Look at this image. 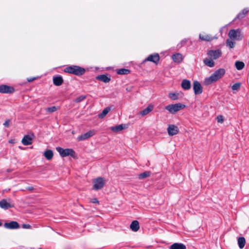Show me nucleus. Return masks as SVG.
I'll return each mask as SVG.
<instances>
[{
    "mask_svg": "<svg viewBox=\"0 0 249 249\" xmlns=\"http://www.w3.org/2000/svg\"><path fill=\"white\" fill-rule=\"evenodd\" d=\"M22 228L24 229H30L31 228V226L29 224H23Z\"/></svg>",
    "mask_w": 249,
    "mask_h": 249,
    "instance_id": "nucleus-39",
    "label": "nucleus"
},
{
    "mask_svg": "<svg viewBox=\"0 0 249 249\" xmlns=\"http://www.w3.org/2000/svg\"><path fill=\"white\" fill-rule=\"evenodd\" d=\"M216 120L218 123H222L224 121L223 117L222 115H219L216 117Z\"/></svg>",
    "mask_w": 249,
    "mask_h": 249,
    "instance_id": "nucleus-38",
    "label": "nucleus"
},
{
    "mask_svg": "<svg viewBox=\"0 0 249 249\" xmlns=\"http://www.w3.org/2000/svg\"><path fill=\"white\" fill-rule=\"evenodd\" d=\"M27 189L30 191H32L34 190V188L33 187H29Z\"/></svg>",
    "mask_w": 249,
    "mask_h": 249,
    "instance_id": "nucleus-44",
    "label": "nucleus"
},
{
    "mask_svg": "<svg viewBox=\"0 0 249 249\" xmlns=\"http://www.w3.org/2000/svg\"><path fill=\"white\" fill-rule=\"evenodd\" d=\"M181 87L185 90H188L191 88V82L189 80L184 79L182 81Z\"/></svg>",
    "mask_w": 249,
    "mask_h": 249,
    "instance_id": "nucleus-18",
    "label": "nucleus"
},
{
    "mask_svg": "<svg viewBox=\"0 0 249 249\" xmlns=\"http://www.w3.org/2000/svg\"><path fill=\"white\" fill-rule=\"evenodd\" d=\"M97 79L105 83H108L110 81V78L107 76L106 75L102 74L97 76Z\"/></svg>",
    "mask_w": 249,
    "mask_h": 249,
    "instance_id": "nucleus-22",
    "label": "nucleus"
},
{
    "mask_svg": "<svg viewBox=\"0 0 249 249\" xmlns=\"http://www.w3.org/2000/svg\"><path fill=\"white\" fill-rule=\"evenodd\" d=\"M193 89L196 95L202 93V87L200 83L197 81H195L193 83Z\"/></svg>",
    "mask_w": 249,
    "mask_h": 249,
    "instance_id": "nucleus-10",
    "label": "nucleus"
},
{
    "mask_svg": "<svg viewBox=\"0 0 249 249\" xmlns=\"http://www.w3.org/2000/svg\"><path fill=\"white\" fill-rule=\"evenodd\" d=\"M4 227L8 229H17L19 227V226L17 222L12 221L9 223H5L4 224Z\"/></svg>",
    "mask_w": 249,
    "mask_h": 249,
    "instance_id": "nucleus-13",
    "label": "nucleus"
},
{
    "mask_svg": "<svg viewBox=\"0 0 249 249\" xmlns=\"http://www.w3.org/2000/svg\"><path fill=\"white\" fill-rule=\"evenodd\" d=\"M130 229L134 231H137L140 228L139 222L137 220L133 221L130 225Z\"/></svg>",
    "mask_w": 249,
    "mask_h": 249,
    "instance_id": "nucleus-21",
    "label": "nucleus"
},
{
    "mask_svg": "<svg viewBox=\"0 0 249 249\" xmlns=\"http://www.w3.org/2000/svg\"><path fill=\"white\" fill-rule=\"evenodd\" d=\"M199 38L203 41H210L213 39V37L209 35H199Z\"/></svg>",
    "mask_w": 249,
    "mask_h": 249,
    "instance_id": "nucleus-27",
    "label": "nucleus"
},
{
    "mask_svg": "<svg viewBox=\"0 0 249 249\" xmlns=\"http://www.w3.org/2000/svg\"><path fill=\"white\" fill-rule=\"evenodd\" d=\"M64 71L76 75H81L85 73V70L79 66L73 65L66 68Z\"/></svg>",
    "mask_w": 249,
    "mask_h": 249,
    "instance_id": "nucleus-2",
    "label": "nucleus"
},
{
    "mask_svg": "<svg viewBox=\"0 0 249 249\" xmlns=\"http://www.w3.org/2000/svg\"><path fill=\"white\" fill-rule=\"evenodd\" d=\"M86 98V95H81L79 97L76 98L75 100V102L76 103H80L81 101H83Z\"/></svg>",
    "mask_w": 249,
    "mask_h": 249,
    "instance_id": "nucleus-36",
    "label": "nucleus"
},
{
    "mask_svg": "<svg viewBox=\"0 0 249 249\" xmlns=\"http://www.w3.org/2000/svg\"><path fill=\"white\" fill-rule=\"evenodd\" d=\"M235 66L237 70H241L245 67V64L242 61H237L235 63Z\"/></svg>",
    "mask_w": 249,
    "mask_h": 249,
    "instance_id": "nucleus-30",
    "label": "nucleus"
},
{
    "mask_svg": "<svg viewBox=\"0 0 249 249\" xmlns=\"http://www.w3.org/2000/svg\"><path fill=\"white\" fill-rule=\"evenodd\" d=\"M185 106L181 103H177L175 104L170 105L165 107V108L170 113L175 114L181 109H183Z\"/></svg>",
    "mask_w": 249,
    "mask_h": 249,
    "instance_id": "nucleus-4",
    "label": "nucleus"
},
{
    "mask_svg": "<svg viewBox=\"0 0 249 249\" xmlns=\"http://www.w3.org/2000/svg\"><path fill=\"white\" fill-rule=\"evenodd\" d=\"M235 43L231 39H228L226 40V45L230 48L231 49L234 47Z\"/></svg>",
    "mask_w": 249,
    "mask_h": 249,
    "instance_id": "nucleus-34",
    "label": "nucleus"
},
{
    "mask_svg": "<svg viewBox=\"0 0 249 249\" xmlns=\"http://www.w3.org/2000/svg\"><path fill=\"white\" fill-rule=\"evenodd\" d=\"M56 149L62 157H65L69 156H71L73 158L75 157V152L72 149H63L60 147H57Z\"/></svg>",
    "mask_w": 249,
    "mask_h": 249,
    "instance_id": "nucleus-3",
    "label": "nucleus"
},
{
    "mask_svg": "<svg viewBox=\"0 0 249 249\" xmlns=\"http://www.w3.org/2000/svg\"><path fill=\"white\" fill-rule=\"evenodd\" d=\"M15 91V89L12 87L5 85L0 86V93H12Z\"/></svg>",
    "mask_w": 249,
    "mask_h": 249,
    "instance_id": "nucleus-9",
    "label": "nucleus"
},
{
    "mask_svg": "<svg viewBox=\"0 0 249 249\" xmlns=\"http://www.w3.org/2000/svg\"><path fill=\"white\" fill-rule=\"evenodd\" d=\"M150 175V172L149 171H145L142 174L139 175V178L143 179Z\"/></svg>",
    "mask_w": 249,
    "mask_h": 249,
    "instance_id": "nucleus-31",
    "label": "nucleus"
},
{
    "mask_svg": "<svg viewBox=\"0 0 249 249\" xmlns=\"http://www.w3.org/2000/svg\"><path fill=\"white\" fill-rule=\"evenodd\" d=\"M172 59L176 63H180L183 60V57L181 54L177 53L172 55Z\"/></svg>",
    "mask_w": 249,
    "mask_h": 249,
    "instance_id": "nucleus-17",
    "label": "nucleus"
},
{
    "mask_svg": "<svg viewBox=\"0 0 249 249\" xmlns=\"http://www.w3.org/2000/svg\"><path fill=\"white\" fill-rule=\"evenodd\" d=\"M53 152L51 150H47L44 153V156L48 160H51L53 157Z\"/></svg>",
    "mask_w": 249,
    "mask_h": 249,
    "instance_id": "nucleus-25",
    "label": "nucleus"
},
{
    "mask_svg": "<svg viewBox=\"0 0 249 249\" xmlns=\"http://www.w3.org/2000/svg\"><path fill=\"white\" fill-rule=\"evenodd\" d=\"M33 137L30 135H25L22 140V143L24 145H28L32 143Z\"/></svg>",
    "mask_w": 249,
    "mask_h": 249,
    "instance_id": "nucleus-15",
    "label": "nucleus"
},
{
    "mask_svg": "<svg viewBox=\"0 0 249 249\" xmlns=\"http://www.w3.org/2000/svg\"><path fill=\"white\" fill-rule=\"evenodd\" d=\"M167 131L169 135L174 136L178 133L179 130L178 126L173 124H170L167 128Z\"/></svg>",
    "mask_w": 249,
    "mask_h": 249,
    "instance_id": "nucleus-12",
    "label": "nucleus"
},
{
    "mask_svg": "<svg viewBox=\"0 0 249 249\" xmlns=\"http://www.w3.org/2000/svg\"><path fill=\"white\" fill-rule=\"evenodd\" d=\"M204 64L209 67L212 68L214 66V62L213 61V59L210 58H206L203 60Z\"/></svg>",
    "mask_w": 249,
    "mask_h": 249,
    "instance_id": "nucleus-23",
    "label": "nucleus"
},
{
    "mask_svg": "<svg viewBox=\"0 0 249 249\" xmlns=\"http://www.w3.org/2000/svg\"><path fill=\"white\" fill-rule=\"evenodd\" d=\"M13 207L14 205L10 202H7L6 199H3L0 201V207L3 209L6 210Z\"/></svg>",
    "mask_w": 249,
    "mask_h": 249,
    "instance_id": "nucleus-14",
    "label": "nucleus"
},
{
    "mask_svg": "<svg viewBox=\"0 0 249 249\" xmlns=\"http://www.w3.org/2000/svg\"><path fill=\"white\" fill-rule=\"evenodd\" d=\"M2 223L0 221V226H1Z\"/></svg>",
    "mask_w": 249,
    "mask_h": 249,
    "instance_id": "nucleus-45",
    "label": "nucleus"
},
{
    "mask_svg": "<svg viewBox=\"0 0 249 249\" xmlns=\"http://www.w3.org/2000/svg\"><path fill=\"white\" fill-rule=\"evenodd\" d=\"M160 60V56L158 53H154L149 55L144 60V61H150L155 64H157Z\"/></svg>",
    "mask_w": 249,
    "mask_h": 249,
    "instance_id": "nucleus-11",
    "label": "nucleus"
},
{
    "mask_svg": "<svg viewBox=\"0 0 249 249\" xmlns=\"http://www.w3.org/2000/svg\"><path fill=\"white\" fill-rule=\"evenodd\" d=\"M58 109V107H56L55 106H52L46 108V111L49 113H53L57 111Z\"/></svg>",
    "mask_w": 249,
    "mask_h": 249,
    "instance_id": "nucleus-33",
    "label": "nucleus"
},
{
    "mask_svg": "<svg viewBox=\"0 0 249 249\" xmlns=\"http://www.w3.org/2000/svg\"><path fill=\"white\" fill-rule=\"evenodd\" d=\"M9 122H10V121L9 120H6L4 123V125L5 126V127H8L9 125Z\"/></svg>",
    "mask_w": 249,
    "mask_h": 249,
    "instance_id": "nucleus-41",
    "label": "nucleus"
},
{
    "mask_svg": "<svg viewBox=\"0 0 249 249\" xmlns=\"http://www.w3.org/2000/svg\"><path fill=\"white\" fill-rule=\"evenodd\" d=\"M178 94L175 93H170L169 94V97L172 100H177L178 99Z\"/></svg>",
    "mask_w": 249,
    "mask_h": 249,
    "instance_id": "nucleus-35",
    "label": "nucleus"
},
{
    "mask_svg": "<svg viewBox=\"0 0 249 249\" xmlns=\"http://www.w3.org/2000/svg\"><path fill=\"white\" fill-rule=\"evenodd\" d=\"M95 134V131L94 130H91L88 132L81 135L77 137V140L78 141H84L88 138L93 136Z\"/></svg>",
    "mask_w": 249,
    "mask_h": 249,
    "instance_id": "nucleus-8",
    "label": "nucleus"
},
{
    "mask_svg": "<svg viewBox=\"0 0 249 249\" xmlns=\"http://www.w3.org/2000/svg\"><path fill=\"white\" fill-rule=\"evenodd\" d=\"M169 249H186V247L182 243H175L170 246Z\"/></svg>",
    "mask_w": 249,
    "mask_h": 249,
    "instance_id": "nucleus-16",
    "label": "nucleus"
},
{
    "mask_svg": "<svg viewBox=\"0 0 249 249\" xmlns=\"http://www.w3.org/2000/svg\"><path fill=\"white\" fill-rule=\"evenodd\" d=\"M125 128V125L123 124H119L115 126H112L110 128V129L114 132H118Z\"/></svg>",
    "mask_w": 249,
    "mask_h": 249,
    "instance_id": "nucleus-20",
    "label": "nucleus"
},
{
    "mask_svg": "<svg viewBox=\"0 0 249 249\" xmlns=\"http://www.w3.org/2000/svg\"><path fill=\"white\" fill-rule=\"evenodd\" d=\"M36 78H28L27 80L28 82H32L33 81H34V80H35Z\"/></svg>",
    "mask_w": 249,
    "mask_h": 249,
    "instance_id": "nucleus-42",
    "label": "nucleus"
},
{
    "mask_svg": "<svg viewBox=\"0 0 249 249\" xmlns=\"http://www.w3.org/2000/svg\"><path fill=\"white\" fill-rule=\"evenodd\" d=\"M249 12V10H247L246 9H243L241 12L239 13L236 16V17L235 18V20L236 19H242L244 18L248 12Z\"/></svg>",
    "mask_w": 249,
    "mask_h": 249,
    "instance_id": "nucleus-28",
    "label": "nucleus"
},
{
    "mask_svg": "<svg viewBox=\"0 0 249 249\" xmlns=\"http://www.w3.org/2000/svg\"><path fill=\"white\" fill-rule=\"evenodd\" d=\"M53 82L54 85L57 86H59L62 84L63 80L61 76L53 77Z\"/></svg>",
    "mask_w": 249,
    "mask_h": 249,
    "instance_id": "nucleus-19",
    "label": "nucleus"
},
{
    "mask_svg": "<svg viewBox=\"0 0 249 249\" xmlns=\"http://www.w3.org/2000/svg\"><path fill=\"white\" fill-rule=\"evenodd\" d=\"M228 36L231 40H240L242 37L241 30L239 29L231 30L228 34Z\"/></svg>",
    "mask_w": 249,
    "mask_h": 249,
    "instance_id": "nucleus-5",
    "label": "nucleus"
},
{
    "mask_svg": "<svg viewBox=\"0 0 249 249\" xmlns=\"http://www.w3.org/2000/svg\"><path fill=\"white\" fill-rule=\"evenodd\" d=\"M240 86H241V83H236L232 86L231 89L233 90H238L240 89Z\"/></svg>",
    "mask_w": 249,
    "mask_h": 249,
    "instance_id": "nucleus-37",
    "label": "nucleus"
},
{
    "mask_svg": "<svg viewBox=\"0 0 249 249\" xmlns=\"http://www.w3.org/2000/svg\"><path fill=\"white\" fill-rule=\"evenodd\" d=\"M153 109V106L152 105H149L146 108L142 110L140 114L142 116H145L148 114L149 112H150Z\"/></svg>",
    "mask_w": 249,
    "mask_h": 249,
    "instance_id": "nucleus-24",
    "label": "nucleus"
},
{
    "mask_svg": "<svg viewBox=\"0 0 249 249\" xmlns=\"http://www.w3.org/2000/svg\"><path fill=\"white\" fill-rule=\"evenodd\" d=\"M207 55L211 59H217L222 55L220 50H210L207 52Z\"/></svg>",
    "mask_w": 249,
    "mask_h": 249,
    "instance_id": "nucleus-7",
    "label": "nucleus"
},
{
    "mask_svg": "<svg viewBox=\"0 0 249 249\" xmlns=\"http://www.w3.org/2000/svg\"><path fill=\"white\" fill-rule=\"evenodd\" d=\"M131 89H132V88L131 87H129V88H127L126 89V90L128 91V92H130L131 91Z\"/></svg>",
    "mask_w": 249,
    "mask_h": 249,
    "instance_id": "nucleus-43",
    "label": "nucleus"
},
{
    "mask_svg": "<svg viewBox=\"0 0 249 249\" xmlns=\"http://www.w3.org/2000/svg\"><path fill=\"white\" fill-rule=\"evenodd\" d=\"M246 243V240L244 237H240L238 239V245L240 249H243Z\"/></svg>",
    "mask_w": 249,
    "mask_h": 249,
    "instance_id": "nucleus-29",
    "label": "nucleus"
},
{
    "mask_svg": "<svg viewBox=\"0 0 249 249\" xmlns=\"http://www.w3.org/2000/svg\"><path fill=\"white\" fill-rule=\"evenodd\" d=\"M225 73V70L224 69H219L216 71L210 77L206 78L204 81V84L206 85L211 84L214 82L217 81L218 79H220Z\"/></svg>",
    "mask_w": 249,
    "mask_h": 249,
    "instance_id": "nucleus-1",
    "label": "nucleus"
},
{
    "mask_svg": "<svg viewBox=\"0 0 249 249\" xmlns=\"http://www.w3.org/2000/svg\"><path fill=\"white\" fill-rule=\"evenodd\" d=\"M111 107H107L106 108H105L102 113H101L100 114H99L98 117L100 118H104L107 114L110 111Z\"/></svg>",
    "mask_w": 249,
    "mask_h": 249,
    "instance_id": "nucleus-26",
    "label": "nucleus"
},
{
    "mask_svg": "<svg viewBox=\"0 0 249 249\" xmlns=\"http://www.w3.org/2000/svg\"><path fill=\"white\" fill-rule=\"evenodd\" d=\"M130 73V71L128 69H121L118 70L117 73L118 74H128Z\"/></svg>",
    "mask_w": 249,
    "mask_h": 249,
    "instance_id": "nucleus-32",
    "label": "nucleus"
},
{
    "mask_svg": "<svg viewBox=\"0 0 249 249\" xmlns=\"http://www.w3.org/2000/svg\"><path fill=\"white\" fill-rule=\"evenodd\" d=\"M91 202L93 203L99 204V202L96 198H94L91 199Z\"/></svg>",
    "mask_w": 249,
    "mask_h": 249,
    "instance_id": "nucleus-40",
    "label": "nucleus"
},
{
    "mask_svg": "<svg viewBox=\"0 0 249 249\" xmlns=\"http://www.w3.org/2000/svg\"><path fill=\"white\" fill-rule=\"evenodd\" d=\"M93 189L95 190L101 189L105 184V179L103 178L98 177L94 179L93 181Z\"/></svg>",
    "mask_w": 249,
    "mask_h": 249,
    "instance_id": "nucleus-6",
    "label": "nucleus"
}]
</instances>
